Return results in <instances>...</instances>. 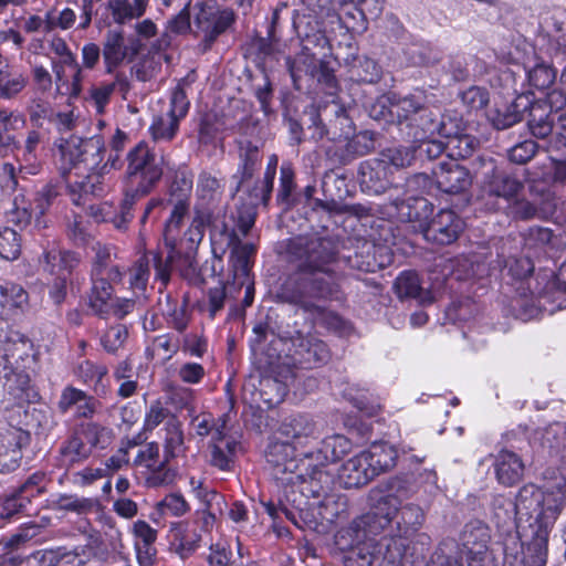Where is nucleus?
<instances>
[{
  "label": "nucleus",
  "mask_w": 566,
  "mask_h": 566,
  "mask_svg": "<svg viewBox=\"0 0 566 566\" xmlns=\"http://www.w3.org/2000/svg\"><path fill=\"white\" fill-rule=\"evenodd\" d=\"M291 249L301 260L300 269L285 280L279 296L301 307L315 322L338 327L340 318L325 306L338 293L336 243L329 238H297Z\"/></svg>",
  "instance_id": "obj_1"
},
{
  "label": "nucleus",
  "mask_w": 566,
  "mask_h": 566,
  "mask_svg": "<svg viewBox=\"0 0 566 566\" xmlns=\"http://www.w3.org/2000/svg\"><path fill=\"white\" fill-rule=\"evenodd\" d=\"M509 504L512 505L511 502ZM564 504V494L560 489L544 492L534 484L521 488L513 503L518 521L534 520L530 523L525 537L527 549L534 554L535 562L539 566L546 562L548 536Z\"/></svg>",
  "instance_id": "obj_2"
},
{
  "label": "nucleus",
  "mask_w": 566,
  "mask_h": 566,
  "mask_svg": "<svg viewBox=\"0 0 566 566\" xmlns=\"http://www.w3.org/2000/svg\"><path fill=\"white\" fill-rule=\"evenodd\" d=\"M491 532L489 526L479 520L468 522L460 535L461 557L453 547L444 544L439 548H446L447 553L452 556L451 562L455 558L462 566H495L494 560L489 552V543Z\"/></svg>",
  "instance_id": "obj_3"
},
{
  "label": "nucleus",
  "mask_w": 566,
  "mask_h": 566,
  "mask_svg": "<svg viewBox=\"0 0 566 566\" xmlns=\"http://www.w3.org/2000/svg\"><path fill=\"white\" fill-rule=\"evenodd\" d=\"M126 178L137 196L149 193L161 179L164 170L161 161L147 143L139 142L126 155Z\"/></svg>",
  "instance_id": "obj_4"
},
{
  "label": "nucleus",
  "mask_w": 566,
  "mask_h": 566,
  "mask_svg": "<svg viewBox=\"0 0 566 566\" xmlns=\"http://www.w3.org/2000/svg\"><path fill=\"white\" fill-rule=\"evenodd\" d=\"M294 361L303 368H315L326 364L331 358L327 345L315 334L298 329H285L280 333Z\"/></svg>",
  "instance_id": "obj_5"
},
{
  "label": "nucleus",
  "mask_w": 566,
  "mask_h": 566,
  "mask_svg": "<svg viewBox=\"0 0 566 566\" xmlns=\"http://www.w3.org/2000/svg\"><path fill=\"white\" fill-rule=\"evenodd\" d=\"M192 15L195 32L202 36L206 48H209L235 20L232 9L221 8L212 0L196 2Z\"/></svg>",
  "instance_id": "obj_6"
},
{
  "label": "nucleus",
  "mask_w": 566,
  "mask_h": 566,
  "mask_svg": "<svg viewBox=\"0 0 566 566\" xmlns=\"http://www.w3.org/2000/svg\"><path fill=\"white\" fill-rule=\"evenodd\" d=\"M352 450V442L342 434H333L324 438L321 447L316 451L304 452V460H308V468H312L310 479L314 481L328 482L331 480L327 473H324L321 468L331 462L340 460Z\"/></svg>",
  "instance_id": "obj_7"
},
{
  "label": "nucleus",
  "mask_w": 566,
  "mask_h": 566,
  "mask_svg": "<svg viewBox=\"0 0 566 566\" xmlns=\"http://www.w3.org/2000/svg\"><path fill=\"white\" fill-rule=\"evenodd\" d=\"M189 109V102L186 93L181 88H176L171 93L170 105L166 113L154 117L149 126V134L155 143H167L172 140L179 129V122Z\"/></svg>",
  "instance_id": "obj_8"
},
{
  "label": "nucleus",
  "mask_w": 566,
  "mask_h": 566,
  "mask_svg": "<svg viewBox=\"0 0 566 566\" xmlns=\"http://www.w3.org/2000/svg\"><path fill=\"white\" fill-rule=\"evenodd\" d=\"M483 176V197L504 199L511 202L523 189L521 180L496 167L492 160L484 164Z\"/></svg>",
  "instance_id": "obj_9"
},
{
  "label": "nucleus",
  "mask_w": 566,
  "mask_h": 566,
  "mask_svg": "<svg viewBox=\"0 0 566 566\" xmlns=\"http://www.w3.org/2000/svg\"><path fill=\"white\" fill-rule=\"evenodd\" d=\"M136 40H127L119 30H108L103 40L102 56L105 73L113 74L125 62H130L138 54Z\"/></svg>",
  "instance_id": "obj_10"
},
{
  "label": "nucleus",
  "mask_w": 566,
  "mask_h": 566,
  "mask_svg": "<svg viewBox=\"0 0 566 566\" xmlns=\"http://www.w3.org/2000/svg\"><path fill=\"white\" fill-rule=\"evenodd\" d=\"M195 254V251H186L184 255H179L177 248L174 252L169 249L166 261H163L158 253H153V263L157 277L166 282L169 279L170 271L176 270L182 277L191 282L197 281L199 279V271Z\"/></svg>",
  "instance_id": "obj_11"
},
{
  "label": "nucleus",
  "mask_w": 566,
  "mask_h": 566,
  "mask_svg": "<svg viewBox=\"0 0 566 566\" xmlns=\"http://www.w3.org/2000/svg\"><path fill=\"white\" fill-rule=\"evenodd\" d=\"M463 220L452 210H440L423 230L428 241L439 244L454 242L463 231Z\"/></svg>",
  "instance_id": "obj_12"
},
{
  "label": "nucleus",
  "mask_w": 566,
  "mask_h": 566,
  "mask_svg": "<svg viewBox=\"0 0 566 566\" xmlns=\"http://www.w3.org/2000/svg\"><path fill=\"white\" fill-rule=\"evenodd\" d=\"M136 467L147 469V483L151 486H159L171 483L174 473L167 468L165 458L159 459V447L156 442H150L140 448L133 462Z\"/></svg>",
  "instance_id": "obj_13"
},
{
  "label": "nucleus",
  "mask_w": 566,
  "mask_h": 566,
  "mask_svg": "<svg viewBox=\"0 0 566 566\" xmlns=\"http://www.w3.org/2000/svg\"><path fill=\"white\" fill-rule=\"evenodd\" d=\"M408 125L419 129L415 133L416 139L442 138V136H450L455 132L454 117L441 115L438 111L429 109L426 106Z\"/></svg>",
  "instance_id": "obj_14"
},
{
  "label": "nucleus",
  "mask_w": 566,
  "mask_h": 566,
  "mask_svg": "<svg viewBox=\"0 0 566 566\" xmlns=\"http://www.w3.org/2000/svg\"><path fill=\"white\" fill-rule=\"evenodd\" d=\"M437 187L447 193H459L472 184L469 170L455 160L442 161L433 169Z\"/></svg>",
  "instance_id": "obj_15"
},
{
  "label": "nucleus",
  "mask_w": 566,
  "mask_h": 566,
  "mask_svg": "<svg viewBox=\"0 0 566 566\" xmlns=\"http://www.w3.org/2000/svg\"><path fill=\"white\" fill-rule=\"evenodd\" d=\"M410 497V490L401 479L389 482L388 493L380 495L374 503L375 515L380 516L385 524L397 522L402 502Z\"/></svg>",
  "instance_id": "obj_16"
},
{
  "label": "nucleus",
  "mask_w": 566,
  "mask_h": 566,
  "mask_svg": "<svg viewBox=\"0 0 566 566\" xmlns=\"http://www.w3.org/2000/svg\"><path fill=\"white\" fill-rule=\"evenodd\" d=\"M279 432L296 447H305L319 436L316 422L308 415H292L280 424Z\"/></svg>",
  "instance_id": "obj_17"
},
{
  "label": "nucleus",
  "mask_w": 566,
  "mask_h": 566,
  "mask_svg": "<svg viewBox=\"0 0 566 566\" xmlns=\"http://www.w3.org/2000/svg\"><path fill=\"white\" fill-rule=\"evenodd\" d=\"M397 195H390L388 214L400 222L420 221L426 217L428 201L424 198L403 196L400 197L399 188L395 187Z\"/></svg>",
  "instance_id": "obj_18"
},
{
  "label": "nucleus",
  "mask_w": 566,
  "mask_h": 566,
  "mask_svg": "<svg viewBox=\"0 0 566 566\" xmlns=\"http://www.w3.org/2000/svg\"><path fill=\"white\" fill-rule=\"evenodd\" d=\"M426 95L422 91H415L413 93L399 97L396 94H389L380 101L382 107L388 103L390 105L389 113L394 117L396 116L399 122L407 120L413 122V118L426 106Z\"/></svg>",
  "instance_id": "obj_19"
},
{
  "label": "nucleus",
  "mask_w": 566,
  "mask_h": 566,
  "mask_svg": "<svg viewBox=\"0 0 566 566\" xmlns=\"http://www.w3.org/2000/svg\"><path fill=\"white\" fill-rule=\"evenodd\" d=\"M494 470L496 479L501 484L512 486L522 480L525 465L518 454L513 451L502 450L495 458Z\"/></svg>",
  "instance_id": "obj_20"
},
{
  "label": "nucleus",
  "mask_w": 566,
  "mask_h": 566,
  "mask_svg": "<svg viewBox=\"0 0 566 566\" xmlns=\"http://www.w3.org/2000/svg\"><path fill=\"white\" fill-rule=\"evenodd\" d=\"M221 233L227 235L228 245L231 250V262L237 279L247 277L251 266V259L255 253V247L252 243H241L238 235L232 231L228 232L227 226L222 227Z\"/></svg>",
  "instance_id": "obj_21"
},
{
  "label": "nucleus",
  "mask_w": 566,
  "mask_h": 566,
  "mask_svg": "<svg viewBox=\"0 0 566 566\" xmlns=\"http://www.w3.org/2000/svg\"><path fill=\"white\" fill-rule=\"evenodd\" d=\"M366 459L373 478L392 469L396 465L397 450L387 442L373 443L368 450L361 452Z\"/></svg>",
  "instance_id": "obj_22"
},
{
  "label": "nucleus",
  "mask_w": 566,
  "mask_h": 566,
  "mask_svg": "<svg viewBox=\"0 0 566 566\" xmlns=\"http://www.w3.org/2000/svg\"><path fill=\"white\" fill-rule=\"evenodd\" d=\"M373 479L366 459L361 453L346 461L338 472L339 483L345 489L360 488Z\"/></svg>",
  "instance_id": "obj_23"
},
{
  "label": "nucleus",
  "mask_w": 566,
  "mask_h": 566,
  "mask_svg": "<svg viewBox=\"0 0 566 566\" xmlns=\"http://www.w3.org/2000/svg\"><path fill=\"white\" fill-rule=\"evenodd\" d=\"M389 174L378 159L366 161L360 166V185L369 193H382L388 188Z\"/></svg>",
  "instance_id": "obj_24"
},
{
  "label": "nucleus",
  "mask_w": 566,
  "mask_h": 566,
  "mask_svg": "<svg viewBox=\"0 0 566 566\" xmlns=\"http://www.w3.org/2000/svg\"><path fill=\"white\" fill-rule=\"evenodd\" d=\"M92 289L88 297V305L93 313L102 318L109 316L113 302V286L111 280L102 276H91Z\"/></svg>",
  "instance_id": "obj_25"
},
{
  "label": "nucleus",
  "mask_w": 566,
  "mask_h": 566,
  "mask_svg": "<svg viewBox=\"0 0 566 566\" xmlns=\"http://www.w3.org/2000/svg\"><path fill=\"white\" fill-rule=\"evenodd\" d=\"M95 252L91 276L107 277L111 281H119L122 279V271L117 265H114L113 256L115 253L113 248L101 242H95L92 245Z\"/></svg>",
  "instance_id": "obj_26"
},
{
  "label": "nucleus",
  "mask_w": 566,
  "mask_h": 566,
  "mask_svg": "<svg viewBox=\"0 0 566 566\" xmlns=\"http://www.w3.org/2000/svg\"><path fill=\"white\" fill-rule=\"evenodd\" d=\"M111 186L112 184L101 178L96 172L88 170L83 180L75 181L69 186L71 200L76 206L84 205L87 195L101 196Z\"/></svg>",
  "instance_id": "obj_27"
},
{
  "label": "nucleus",
  "mask_w": 566,
  "mask_h": 566,
  "mask_svg": "<svg viewBox=\"0 0 566 566\" xmlns=\"http://www.w3.org/2000/svg\"><path fill=\"white\" fill-rule=\"evenodd\" d=\"M239 157V169L233 176V178L238 180L235 191L248 186L260 165V153L258 146L253 145L251 142L241 143Z\"/></svg>",
  "instance_id": "obj_28"
},
{
  "label": "nucleus",
  "mask_w": 566,
  "mask_h": 566,
  "mask_svg": "<svg viewBox=\"0 0 566 566\" xmlns=\"http://www.w3.org/2000/svg\"><path fill=\"white\" fill-rule=\"evenodd\" d=\"M164 458L168 463L186 452L185 436L179 419L170 417L164 427Z\"/></svg>",
  "instance_id": "obj_29"
},
{
  "label": "nucleus",
  "mask_w": 566,
  "mask_h": 566,
  "mask_svg": "<svg viewBox=\"0 0 566 566\" xmlns=\"http://www.w3.org/2000/svg\"><path fill=\"white\" fill-rule=\"evenodd\" d=\"M376 252V245L365 242L359 252L348 256V263L350 268L357 269L361 272H376L390 263L389 255H380L377 258Z\"/></svg>",
  "instance_id": "obj_30"
},
{
  "label": "nucleus",
  "mask_w": 566,
  "mask_h": 566,
  "mask_svg": "<svg viewBox=\"0 0 566 566\" xmlns=\"http://www.w3.org/2000/svg\"><path fill=\"white\" fill-rule=\"evenodd\" d=\"M296 448L290 442H272L266 450V461L280 472H293L297 468L294 459Z\"/></svg>",
  "instance_id": "obj_31"
},
{
  "label": "nucleus",
  "mask_w": 566,
  "mask_h": 566,
  "mask_svg": "<svg viewBox=\"0 0 566 566\" xmlns=\"http://www.w3.org/2000/svg\"><path fill=\"white\" fill-rule=\"evenodd\" d=\"M44 270L51 274L66 275L77 266L80 259L76 253L51 249L43 253Z\"/></svg>",
  "instance_id": "obj_32"
},
{
  "label": "nucleus",
  "mask_w": 566,
  "mask_h": 566,
  "mask_svg": "<svg viewBox=\"0 0 566 566\" xmlns=\"http://www.w3.org/2000/svg\"><path fill=\"white\" fill-rule=\"evenodd\" d=\"M319 65L321 61L311 52L307 45H303L301 52L295 57H286V66L294 82L303 75L314 77Z\"/></svg>",
  "instance_id": "obj_33"
},
{
  "label": "nucleus",
  "mask_w": 566,
  "mask_h": 566,
  "mask_svg": "<svg viewBox=\"0 0 566 566\" xmlns=\"http://www.w3.org/2000/svg\"><path fill=\"white\" fill-rule=\"evenodd\" d=\"M455 132L450 136H442L446 139L447 151L450 157L453 158H467L469 157L476 145L475 139L462 133V122L454 117Z\"/></svg>",
  "instance_id": "obj_34"
},
{
  "label": "nucleus",
  "mask_w": 566,
  "mask_h": 566,
  "mask_svg": "<svg viewBox=\"0 0 566 566\" xmlns=\"http://www.w3.org/2000/svg\"><path fill=\"white\" fill-rule=\"evenodd\" d=\"M167 205L170 206L171 210L165 222L164 241L165 245L174 252L177 247L179 230L189 213L190 206L180 205V202Z\"/></svg>",
  "instance_id": "obj_35"
},
{
  "label": "nucleus",
  "mask_w": 566,
  "mask_h": 566,
  "mask_svg": "<svg viewBox=\"0 0 566 566\" xmlns=\"http://www.w3.org/2000/svg\"><path fill=\"white\" fill-rule=\"evenodd\" d=\"M238 446L235 439H222V437L212 439L210 463L222 471L230 470Z\"/></svg>",
  "instance_id": "obj_36"
},
{
  "label": "nucleus",
  "mask_w": 566,
  "mask_h": 566,
  "mask_svg": "<svg viewBox=\"0 0 566 566\" xmlns=\"http://www.w3.org/2000/svg\"><path fill=\"white\" fill-rule=\"evenodd\" d=\"M403 552L401 539H385L375 549L374 566H403Z\"/></svg>",
  "instance_id": "obj_37"
},
{
  "label": "nucleus",
  "mask_w": 566,
  "mask_h": 566,
  "mask_svg": "<svg viewBox=\"0 0 566 566\" xmlns=\"http://www.w3.org/2000/svg\"><path fill=\"white\" fill-rule=\"evenodd\" d=\"M426 521V509L417 503L401 504L397 526L403 534H412L420 530Z\"/></svg>",
  "instance_id": "obj_38"
},
{
  "label": "nucleus",
  "mask_w": 566,
  "mask_h": 566,
  "mask_svg": "<svg viewBox=\"0 0 566 566\" xmlns=\"http://www.w3.org/2000/svg\"><path fill=\"white\" fill-rule=\"evenodd\" d=\"M21 459V449L12 433H0V473L15 470Z\"/></svg>",
  "instance_id": "obj_39"
},
{
  "label": "nucleus",
  "mask_w": 566,
  "mask_h": 566,
  "mask_svg": "<svg viewBox=\"0 0 566 566\" xmlns=\"http://www.w3.org/2000/svg\"><path fill=\"white\" fill-rule=\"evenodd\" d=\"M210 223V214L203 210L196 209L189 228L184 233L180 242L186 245L187 251L197 250L203 239L206 226Z\"/></svg>",
  "instance_id": "obj_40"
},
{
  "label": "nucleus",
  "mask_w": 566,
  "mask_h": 566,
  "mask_svg": "<svg viewBox=\"0 0 566 566\" xmlns=\"http://www.w3.org/2000/svg\"><path fill=\"white\" fill-rule=\"evenodd\" d=\"M60 189L55 185L48 184L38 190L34 195L32 203L35 211V227L39 229L45 228L46 223L42 219L45 212L53 206L60 196Z\"/></svg>",
  "instance_id": "obj_41"
},
{
  "label": "nucleus",
  "mask_w": 566,
  "mask_h": 566,
  "mask_svg": "<svg viewBox=\"0 0 566 566\" xmlns=\"http://www.w3.org/2000/svg\"><path fill=\"white\" fill-rule=\"evenodd\" d=\"M28 302V293L22 286L14 283L0 285V315L3 310H24Z\"/></svg>",
  "instance_id": "obj_42"
},
{
  "label": "nucleus",
  "mask_w": 566,
  "mask_h": 566,
  "mask_svg": "<svg viewBox=\"0 0 566 566\" xmlns=\"http://www.w3.org/2000/svg\"><path fill=\"white\" fill-rule=\"evenodd\" d=\"M394 289L399 298H419L421 303L427 302V298L422 296L420 280L416 272H402L395 280Z\"/></svg>",
  "instance_id": "obj_43"
},
{
  "label": "nucleus",
  "mask_w": 566,
  "mask_h": 566,
  "mask_svg": "<svg viewBox=\"0 0 566 566\" xmlns=\"http://www.w3.org/2000/svg\"><path fill=\"white\" fill-rule=\"evenodd\" d=\"M416 149L413 147H391L384 149L379 158L386 169L392 172V169H400L411 165L415 159Z\"/></svg>",
  "instance_id": "obj_44"
},
{
  "label": "nucleus",
  "mask_w": 566,
  "mask_h": 566,
  "mask_svg": "<svg viewBox=\"0 0 566 566\" xmlns=\"http://www.w3.org/2000/svg\"><path fill=\"white\" fill-rule=\"evenodd\" d=\"M192 193V175L186 170L177 171L169 189L167 203L190 206Z\"/></svg>",
  "instance_id": "obj_45"
},
{
  "label": "nucleus",
  "mask_w": 566,
  "mask_h": 566,
  "mask_svg": "<svg viewBox=\"0 0 566 566\" xmlns=\"http://www.w3.org/2000/svg\"><path fill=\"white\" fill-rule=\"evenodd\" d=\"M115 380L119 384L117 394L122 398H129L137 391V375L128 360L117 364L113 374Z\"/></svg>",
  "instance_id": "obj_46"
},
{
  "label": "nucleus",
  "mask_w": 566,
  "mask_h": 566,
  "mask_svg": "<svg viewBox=\"0 0 566 566\" xmlns=\"http://www.w3.org/2000/svg\"><path fill=\"white\" fill-rule=\"evenodd\" d=\"M25 118L17 112L0 109V146L9 147L15 143L12 132L23 128Z\"/></svg>",
  "instance_id": "obj_47"
},
{
  "label": "nucleus",
  "mask_w": 566,
  "mask_h": 566,
  "mask_svg": "<svg viewBox=\"0 0 566 566\" xmlns=\"http://www.w3.org/2000/svg\"><path fill=\"white\" fill-rule=\"evenodd\" d=\"M35 218L34 206L24 193L18 192L12 201V208L9 211V220L20 228H24Z\"/></svg>",
  "instance_id": "obj_48"
},
{
  "label": "nucleus",
  "mask_w": 566,
  "mask_h": 566,
  "mask_svg": "<svg viewBox=\"0 0 566 566\" xmlns=\"http://www.w3.org/2000/svg\"><path fill=\"white\" fill-rule=\"evenodd\" d=\"M61 454L70 464L82 462L91 455V447L77 431L62 446Z\"/></svg>",
  "instance_id": "obj_49"
},
{
  "label": "nucleus",
  "mask_w": 566,
  "mask_h": 566,
  "mask_svg": "<svg viewBox=\"0 0 566 566\" xmlns=\"http://www.w3.org/2000/svg\"><path fill=\"white\" fill-rule=\"evenodd\" d=\"M104 153L105 145L101 137L83 139L81 165H84L86 170H92L101 164Z\"/></svg>",
  "instance_id": "obj_50"
},
{
  "label": "nucleus",
  "mask_w": 566,
  "mask_h": 566,
  "mask_svg": "<svg viewBox=\"0 0 566 566\" xmlns=\"http://www.w3.org/2000/svg\"><path fill=\"white\" fill-rule=\"evenodd\" d=\"M346 499L337 494H326L318 503V514L325 522L333 523L346 512Z\"/></svg>",
  "instance_id": "obj_51"
},
{
  "label": "nucleus",
  "mask_w": 566,
  "mask_h": 566,
  "mask_svg": "<svg viewBox=\"0 0 566 566\" xmlns=\"http://www.w3.org/2000/svg\"><path fill=\"white\" fill-rule=\"evenodd\" d=\"M78 432L85 443L91 447V451L94 448L105 449L112 440V431L96 423H87Z\"/></svg>",
  "instance_id": "obj_52"
},
{
  "label": "nucleus",
  "mask_w": 566,
  "mask_h": 566,
  "mask_svg": "<svg viewBox=\"0 0 566 566\" xmlns=\"http://www.w3.org/2000/svg\"><path fill=\"white\" fill-rule=\"evenodd\" d=\"M83 139L72 137L59 146L63 169L80 168Z\"/></svg>",
  "instance_id": "obj_53"
},
{
  "label": "nucleus",
  "mask_w": 566,
  "mask_h": 566,
  "mask_svg": "<svg viewBox=\"0 0 566 566\" xmlns=\"http://www.w3.org/2000/svg\"><path fill=\"white\" fill-rule=\"evenodd\" d=\"M96 503L97 502L91 497L63 494L56 499L54 505L60 511L85 514L91 512L96 506Z\"/></svg>",
  "instance_id": "obj_54"
},
{
  "label": "nucleus",
  "mask_w": 566,
  "mask_h": 566,
  "mask_svg": "<svg viewBox=\"0 0 566 566\" xmlns=\"http://www.w3.org/2000/svg\"><path fill=\"white\" fill-rule=\"evenodd\" d=\"M156 509L161 515L180 517L190 511V505L182 494L170 493L157 503Z\"/></svg>",
  "instance_id": "obj_55"
},
{
  "label": "nucleus",
  "mask_w": 566,
  "mask_h": 566,
  "mask_svg": "<svg viewBox=\"0 0 566 566\" xmlns=\"http://www.w3.org/2000/svg\"><path fill=\"white\" fill-rule=\"evenodd\" d=\"M21 253V239L11 228L0 230V256L4 260H15Z\"/></svg>",
  "instance_id": "obj_56"
},
{
  "label": "nucleus",
  "mask_w": 566,
  "mask_h": 566,
  "mask_svg": "<svg viewBox=\"0 0 566 566\" xmlns=\"http://www.w3.org/2000/svg\"><path fill=\"white\" fill-rule=\"evenodd\" d=\"M530 84L537 90L548 88L556 78V71L548 64L538 63L527 73Z\"/></svg>",
  "instance_id": "obj_57"
},
{
  "label": "nucleus",
  "mask_w": 566,
  "mask_h": 566,
  "mask_svg": "<svg viewBox=\"0 0 566 566\" xmlns=\"http://www.w3.org/2000/svg\"><path fill=\"white\" fill-rule=\"evenodd\" d=\"M522 113L517 104L512 103L497 108L492 115V123L496 129H506L522 120Z\"/></svg>",
  "instance_id": "obj_58"
},
{
  "label": "nucleus",
  "mask_w": 566,
  "mask_h": 566,
  "mask_svg": "<svg viewBox=\"0 0 566 566\" xmlns=\"http://www.w3.org/2000/svg\"><path fill=\"white\" fill-rule=\"evenodd\" d=\"M113 94V85L101 82L88 90L87 101L93 104L97 114H103Z\"/></svg>",
  "instance_id": "obj_59"
},
{
  "label": "nucleus",
  "mask_w": 566,
  "mask_h": 566,
  "mask_svg": "<svg viewBox=\"0 0 566 566\" xmlns=\"http://www.w3.org/2000/svg\"><path fill=\"white\" fill-rule=\"evenodd\" d=\"M197 193L201 200L212 202L221 196L220 181L210 174L203 172L199 176Z\"/></svg>",
  "instance_id": "obj_60"
},
{
  "label": "nucleus",
  "mask_w": 566,
  "mask_h": 566,
  "mask_svg": "<svg viewBox=\"0 0 566 566\" xmlns=\"http://www.w3.org/2000/svg\"><path fill=\"white\" fill-rule=\"evenodd\" d=\"M128 337V331L124 325L111 326L102 336L101 343L108 353H116L125 344Z\"/></svg>",
  "instance_id": "obj_61"
},
{
  "label": "nucleus",
  "mask_w": 566,
  "mask_h": 566,
  "mask_svg": "<svg viewBox=\"0 0 566 566\" xmlns=\"http://www.w3.org/2000/svg\"><path fill=\"white\" fill-rule=\"evenodd\" d=\"M376 546L364 543L355 547L345 558V566H374Z\"/></svg>",
  "instance_id": "obj_62"
},
{
  "label": "nucleus",
  "mask_w": 566,
  "mask_h": 566,
  "mask_svg": "<svg viewBox=\"0 0 566 566\" xmlns=\"http://www.w3.org/2000/svg\"><path fill=\"white\" fill-rule=\"evenodd\" d=\"M432 180L426 174H416L409 177L403 185V196L423 198L422 196L431 189Z\"/></svg>",
  "instance_id": "obj_63"
},
{
  "label": "nucleus",
  "mask_w": 566,
  "mask_h": 566,
  "mask_svg": "<svg viewBox=\"0 0 566 566\" xmlns=\"http://www.w3.org/2000/svg\"><path fill=\"white\" fill-rule=\"evenodd\" d=\"M108 9L112 12L114 21L118 24H124L127 21L140 18L132 6L130 0H109Z\"/></svg>",
  "instance_id": "obj_64"
}]
</instances>
